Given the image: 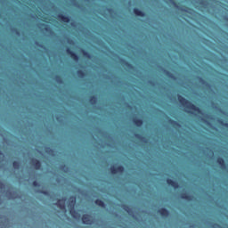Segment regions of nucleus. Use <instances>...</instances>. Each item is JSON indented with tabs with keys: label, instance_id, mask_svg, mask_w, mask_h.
Returning <instances> with one entry per match:
<instances>
[{
	"label": "nucleus",
	"instance_id": "60",
	"mask_svg": "<svg viewBox=\"0 0 228 228\" xmlns=\"http://www.w3.org/2000/svg\"><path fill=\"white\" fill-rule=\"evenodd\" d=\"M77 191H81V189H79V188H77Z\"/></svg>",
	"mask_w": 228,
	"mask_h": 228
},
{
	"label": "nucleus",
	"instance_id": "2",
	"mask_svg": "<svg viewBox=\"0 0 228 228\" xmlns=\"http://www.w3.org/2000/svg\"><path fill=\"white\" fill-rule=\"evenodd\" d=\"M178 102H180V106L184 108V111L186 113H191V115H195V113H200V109L197 107L193 102H190L183 95L178 94Z\"/></svg>",
	"mask_w": 228,
	"mask_h": 228
},
{
	"label": "nucleus",
	"instance_id": "47",
	"mask_svg": "<svg viewBox=\"0 0 228 228\" xmlns=\"http://www.w3.org/2000/svg\"><path fill=\"white\" fill-rule=\"evenodd\" d=\"M219 124H221V126H223L224 127H228V124L224 122V120L220 119L219 121Z\"/></svg>",
	"mask_w": 228,
	"mask_h": 228
},
{
	"label": "nucleus",
	"instance_id": "62",
	"mask_svg": "<svg viewBox=\"0 0 228 228\" xmlns=\"http://www.w3.org/2000/svg\"><path fill=\"white\" fill-rule=\"evenodd\" d=\"M85 1L90 2V0H85Z\"/></svg>",
	"mask_w": 228,
	"mask_h": 228
},
{
	"label": "nucleus",
	"instance_id": "27",
	"mask_svg": "<svg viewBox=\"0 0 228 228\" xmlns=\"http://www.w3.org/2000/svg\"><path fill=\"white\" fill-rule=\"evenodd\" d=\"M98 101H99V98L97 95H92L89 97V103L92 106H95V104H97Z\"/></svg>",
	"mask_w": 228,
	"mask_h": 228
},
{
	"label": "nucleus",
	"instance_id": "18",
	"mask_svg": "<svg viewBox=\"0 0 228 228\" xmlns=\"http://www.w3.org/2000/svg\"><path fill=\"white\" fill-rule=\"evenodd\" d=\"M133 14L135 17H147V12H145L144 11H142V9L138 8V7H134L133 9Z\"/></svg>",
	"mask_w": 228,
	"mask_h": 228
},
{
	"label": "nucleus",
	"instance_id": "12",
	"mask_svg": "<svg viewBox=\"0 0 228 228\" xmlns=\"http://www.w3.org/2000/svg\"><path fill=\"white\" fill-rule=\"evenodd\" d=\"M132 122L135 127H142L143 126V118H139L136 114L132 117Z\"/></svg>",
	"mask_w": 228,
	"mask_h": 228
},
{
	"label": "nucleus",
	"instance_id": "20",
	"mask_svg": "<svg viewBox=\"0 0 228 228\" xmlns=\"http://www.w3.org/2000/svg\"><path fill=\"white\" fill-rule=\"evenodd\" d=\"M216 163L221 170H227V164H225V159H224V158L218 157Z\"/></svg>",
	"mask_w": 228,
	"mask_h": 228
},
{
	"label": "nucleus",
	"instance_id": "10",
	"mask_svg": "<svg viewBox=\"0 0 228 228\" xmlns=\"http://www.w3.org/2000/svg\"><path fill=\"white\" fill-rule=\"evenodd\" d=\"M157 68L159 69L163 72V74H165V76H167V77H168L169 79H173V81H176L177 80V77H175V75L172 72L167 70L161 65L158 64Z\"/></svg>",
	"mask_w": 228,
	"mask_h": 228
},
{
	"label": "nucleus",
	"instance_id": "55",
	"mask_svg": "<svg viewBox=\"0 0 228 228\" xmlns=\"http://www.w3.org/2000/svg\"><path fill=\"white\" fill-rule=\"evenodd\" d=\"M125 104H126V108H131V105L129 104V102H126Z\"/></svg>",
	"mask_w": 228,
	"mask_h": 228
},
{
	"label": "nucleus",
	"instance_id": "57",
	"mask_svg": "<svg viewBox=\"0 0 228 228\" xmlns=\"http://www.w3.org/2000/svg\"><path fill=\"white\" fill-rule=\"evenodd\" d=\"M105 145H108V147H111V143L105 142Z\"/></svg>",
	"mask_w": 228,
	"mask_h": 228
},
{
	"label": "nucleus",
	"instance_id": "30",
	"mask_svg": "<svg viewBox=\"0 0 228 228\" xmlns=\"http://www.w3.org/2000/svg\"><path fill=\"white\" fill-rule=\"evenodd\" d=\"M212 108L213 110H216V111H218L219 113H223V115H225V112L224 111V110H222V108L216 105V103L212 102Z\"/></svg>",
	"mask_w": 228,
	"mask_h": 228
},
{
	"label": "nucleus",
	"instance_id": "29",
	"mask_svg": "<svg viewBox=\"0 0 228 228\" xmlns=\"http://www.w3.org/2000/svg\"><path fill=\"white\" fill-rule=\"evenodd\" d=\"M77 76L79 79H85V77H86V73L83 69H78L77 71Z\"/></svg>",
	"mask_w": 228,
	"mask_h": 228
},
{
	"label": "nucleus",
	"instance_id": "11",
	"mask_svg": "<svg viewBox=\"0 0 228 228\" xmlns=\"http://www.w3.org/2000/svg\"><path fill=\"white\" fill-rule=\"evenodd\" d=\"M30 165H32L35 170H42V161L38 159H30Z\"/></svg>",
	"mask_w": 228,
	"mask_h": 228
},
{
	"label": "nucleus",
	"instance_id": "23",
	"mask_svg": "<svg viewBox=\"0 0 228 228\" xmlns=\"http://www.w3.org/2000/svg\"><path fill=\"white\" fill-rule=\"evenodd\" d=\"M134 136L135 138H137V140H139L140 142H142V143H149V140L147 138H145V136L140 134H134Z\"/></svg>",
	"mask_w": 228,
	"mask_h": 228
},
{
	"label": "nucleus",
	"instance_id": "63",
	"mask_svg": "<svg viewBox=\"0 0 228 228\" xmlns=\"http://www.w3.org/2000/svg\"><path fill=\"white\" fill-rule=\"evenodd\" d=\"M102 148H104V146H102Z\"/></svg>",
	"mask_w": 228,
	"mask_h": 228
},
{
	"label": "nucleus",
	"instance_id": "31",
	"mask_svg": "<svg viewBox=\"0 0 228 228\" xmlns=\"http://www.w3.org/2000/svg\"><path fill=\"white\" fill-rule=\"evenodd\" d=\"M45 152L48 154V156H54V150L49 146L45 147Z\"/></svg>",
	"mask_w": 228,
	"mask_h": 228
},
{
	"label": "nucleus",
	"instance_id": "39",
	"mask_svg": "<svg viewBox=\"0 0 228 228\" xmlns=\"http://www.w3.org/2000/svg\"><path fill=\"white\" fill-rule=\"evenodd\" d=\"M55 181L56 183H61V179H64L63 175H60V174H55Z\"/></svg>",
	"mask_w": 228,
	"mask_h": 228
},
{
	"label": "nucleus",
	"instance_id": "22",
	"mask_svg": "<svg viewBox=\"0 0 228 228\" xmlns=\"http://www.w3.org/2000/svg\"><path fill=\"white\" fill-rule=\"evenodd\" d=\"M82 224L84 225H92V219H90V216L88 215H84L82 216Z\"/></svg>",
	"mask_w": 228,
	"mask_h": 228
},
{
	"label": "nucleus",
	"instance_id": "19",
	"mask_svg": "<svg viewBox=\"0 0 228 228\" xmlns=\"http://www.w3.org/2000/svg\"><path fill=\"white\" fill-rule=\"evenodd\" d=\"M120 63L122 65H125V67H126V69H128L129 70H134V66H133V64L129 63L127 61H126V59L121 58L120 56H118Z\"/></svg>",
	"mask_w": 228,
	"mask_h": 228
},
{
	"label": "nucleus",
	"instance_id": "49",
	"mask_svg": "<svg viewBox=\"0 0 228 228\" xmlns=\"http://www.w3.org/2000/svg\"><path fill=\"white\" fill-rule=\"evenodd\" d=\"M148 84L151 85V86H156V82H154V80H149Z\"/></svg>",
	"mask_w": 228,
	"mask_h": 228
},
{
	"label": "nucleus",
	"instance_id": "8",
	"mask_svg": "<svg viewBox=\"0 0 228 228\" xmlns=\"http://www.w3.org/2000/svg\"><path fill=\"white\" fill-rule=\"evenodd\" d=\"M57 19L60 22H64L66 24L70 23V21L72 20V17L67 13H61L60 12L57 15Z\"/></svg>",
	"mask_w": 228,
	"mask_h": 228
},
{
	"label": "nucleus",
	"instance_id": "25",
	"mask_svg": "<svg viewBox=\"0 0 228 228\" xmlns=\"http://www.w3.org/2000/svg\"><path fill=\"white\" fill-rule=\"evenodd\" d=\"M167 1H169L170 4H172V6L176 8V10H181V12H188V10H186L184 7H181L180 5H178L175 0H167Z\"/></svg>",
	"mask_w": 228,
	"mask_h": 228
},
{
	"label": "nucleus",
	"instance_id": "3",
	"mask_svg": "<svg viewBox=\"0 0 228 228\" xmlns=\"http://www.w3.org/2000/svg\"><path fill=\"white\" fill-rule=\"evenodd\" d=\"M77 200L76 196H70L68 200V209L69 211V215H71L72 218H77V211H76V204Z\"/></svg>",
	"mask_w": 228,
	"mask_h": 228
},
{
	"label": "nucleus",
	"instance_id": "43",
	"mask_svg": "<svg viewBox=\"0 0 228 228\" xmlns=\"http://www.w3.org/2000/svg\"><path fill=\"white\" fill-rule=\"evenodd\" d=\"M32 186H34V188H40V183H38V181L34 180L32 183Z\"/></svg>",
	"mask_w": 228,
	"mask_h": 228
},
{
	"label": "nucleus",
	"instance_id": "26",
	"mask_svg": "<svg viewBox=\"0 0 228 228\" xmlns=\"http://www.w3.org/2000/svg\"><path fill=\"white\" fill-rule=\"evenodd\" d=\"M0 136L2 138L3 145H10V143H12V141L10 140V138L6 137L4 134H0Z\"/></svg>",
	"mask_w": 228,
	"mask_h": 228
},
{
	"label": "nucleus",
	"instance_id": "13",
	"mask_svg": "<svg viewBox=\"0 0 228 228\" xmlns=\"http://www.w3.org/2000/svg\"><path fill=\"white\" fill-rule=\"evenodd\" d=\"M65 202H67L66 197L62 198L61 200H57L55 206H57L59 209H61V211H67V205H65Z\"/></svg>",
	"mask_w": 228,
	"mask_h": 228
},
{
	"label": "nucleus",
	"instance_id": "56",
	"mask_svg": "<svg viewBox=\"0 0 228 228\" xmlns=\"http://www.w3.org/2000/svg\"><path fill=\"white\" fill-rule=\"evenodd\" d=\"M207 196H208L209 199H211V200H213V199H214L213 196L208 195V194H207Z\"/></svg>",
	"mask_w": 228,
	"mask_h": 228
},
{
	"label": "nucleus",
	"instance_id": "15",
	"mask_svg": "<svg viewBox=\"0 0 228 228\" xmlns=\"http://www.w3.org/2000/svg\"><path fill=\"white\" fill-rule=\"evenodd\" d=\"M66 53L67 54H69V56L72 58V60L77 63L79 61V55L77 54V53L72 51L70 49V47H67L66 48Z\"/></svg>",
	"mask_w": 228,
	"mask_h": 228
},
{
	"label": "nucleus",
	"instance_id": "17",
	"mask_svg": "<svg viewBox=\"0 0 228 228\" xmlns=\"http://www.w3.org/2000/svg\"><path fill=\"white\" fill-rule=\"evenodd\" d=\"M166 183L168 186L174 188V190H179V183L177 182V180L167 178Z\"/></svg>",
	"mask_w": 228,
	"mask_h": 228
},
{
	"label": "nucleus",
	"instance_id": "59",
	"mask_svg": "<svg viewBox=\"0 0 228 228\" xmlns=\"http://www.w3.org/2000/svg\"><path fill=\"white\" fill-rule=\"evenodd\" d=\"M224 3H227L228 4V0H223Z\"/></svg>",
	"mask_w": 228,
	"mask_h": 228
},
{
	"label": "nucleus",
	"instance_id": "33",
	"mask_svg": "<svg viewBox=\"0 0 228 228\" xmlns=\"http://www.w3.org/2000/svg\"><path fill=\"white\" fill-rule=\"evenodd\" d=\"M53 79L57 85H63V78L60 75H55Z\"/></svg>",
	"mask_w": 228,
	"mask_h": 228
},
{
	"label": "nucleus",
	"instance_id": "52",
	"mask_svg": "<svg viewBox=\"0 0 228 228\" xmlns=\"http://www.w3.org/2000/svg\"><path fill=\"white\" fill-rule=\"evenodd\" d=\"M37 152H38V154H40L41 156H44V151H40L38 149L36 150Z\"/></svg>",
	"mask_w": 228,
	"mask_h": 228
},
{
	"label": "nucleus",
	"instance_id": "45",
	"mask_svg": "<svg viewBox=\"0 0 228 228\" xmlns=\"http://www.w3.org/2000/svg\"><path fill=\"white\" fill-rule=\"evenodd\" d=\"M106 10L110 15H113V13H115V10L113 8H106Z\"/></svg>",
	"mask_w": 228,
	"mask_h": 228
},
{
	"label": "nucleus",
	"instance_id": "58",
	"mask_svg": "<svg viewBox=\"0 0 228 228\" xmlns=\"http://www.w3.org/2000/svg\"><path fill=\"white\" fill-rule=\"evenodd\" d=\"M0 204H3V199H1V196H0Z\"/></svg>",
	"mask_w": 228,
	"mask_h": 228
},
{
	"label": "nucleus",
	"instance_id": "38",
	"mask_svg": "<svg viewBox=\"0 0 228 228\" xmlns=\"http://www.w3.org/2000/svg\"><path fill=\"white\" fill-rule=\"evenodd\" d=\"M169 124H171V126H173L174 127H179V126H181L179 124V122L174 120V119H169L168 120Z\"/></svg>",
	"mask_w": 228,
	"mask_h": 228
},
{
	"label": "nucleus",
	"instance_id": "51",
	"mask_svg": "<svg viewBox=\"0 0 228 228\" xmlns=\"http://www.w3.org/2000/svg\"><path fill=\"white\" fill-rule=\"evenodd\" d=\"M106 138H108V140H110V142H113V140H115V138H113V136H111L110 134L106 135Z\"/></svg>",
	"mask_w": 228,
	"mask_h": 228
},
{
	"label": "nucleus",
	"instance_id": "54",
	"mask_svg": "<svg viewBox=\"0 0 228 228\" xmlns=\"http://www.w3.org/2000/svg\"><path fill=\"white\" fill-rule=\"evenodd\" d=\"M189 227H190V228H195V224H191L189 225Z\"/></svg>",
	"mask_w": 228,
	"mask_h": 228
},
{
	"label": "nucleus",
	"instance_id": "36",
	"mask_svg": "<svg viewBox=\"0 0 228 228\" xmlns=\"http://www.w3.org/2000/svg\"><path fill=\"white\" fill-rule=\"evenodd\" d=\"M207 224L211 228H222V225H220V224H218L216 223L210 222V223H207Z\"/></svg>",
	"mask_w": 228,
	"mask_h": 228
},
{
	"label": "nucleus",
	"instance_id": "14",
	"mask_svg": "<svg viewBox=\"0 0 228 228\" xmlns=\"http://www.w3.org/2000/svg\"><path fill=\"white\" fill-rule=\"evenodd\" d=\"M157 213L160 215L162 218H168V216H170V210L165 207L159 208Z\"/></svg>",
	"mask_w": 228,
	"mask_h": 228
},
{
	"label": "nucleus",
	"instance_id": "16",
	"mask_svg": "<svg viewBox=\"0 0 228 228\" xmlns=\"http://www.w3.org/2000/svg\"><path fill=\"white\" fill-rule=\"evenodd\" d=\"M3 219L4 221H0V227L1 228L10 227V218H8V216H6L0 215V220H3Z\"/></svg>",
	"mask_w": 228,
	"mask_h": 228
},
{
	"label": "nucleus",
	"instance_id": "4",
	"mask_svg": "<svg viewBox=\"0 0 228 228\" xmlns=\"http://www.w3.org/2000/svg\"><path fill=\"white\" fill-rule=\"evenodd\" d=\"M119 208H122L129 216H132L134 220H138V216H140L139 212H135L133 208L129 207L128 205H126L124 203L119 204Z\"/></svg>",
	"mask_w": 228,
	"mask_h": 228
},
{
	"label": "nucleus",
	"instance_id": "21",
	"mask_svg": "<svg viewBox=\"0 0 228 228\" xmlns=\"http://www.w3.org/2000/svg\"><path fill=\"white\" fill-rule=\"evenodd\" d=\"M197 79L202 86H205V88H211V84H209L208 81H206L202 77L198 76Z\"/></svg>",
	"mask_w": 228,
	"mask_h": 228
},
{
	"label": "nucleus",
	"instance_id": "50",
	"mask_svg": "<svg viewBox=\"0 0 228 228\" xmlns=\"http://www.w3.org/2000/svg\"><path fill=\"white\" fill-rule=\"evenodd\" d=\"M71 28H77V23L76 21H72L70 23Z\"/></svg>",
	"mask_w": 228,
	"mask_h": 228
},
{
	"label": "nucleus",
	"instance_id": "37",
	"mask_svg": "<svg viewBox=\"0 0 228 228\" xmlns=\"http://www.w3.org/2000/svg\"><path fill=\"white\" fill-rule=\"evenodd\" d=\"M84 58H88L89 60L92 59V54L87 52L86 50H82Z\"/></svg>",
	"mask_w": 228,
	"mask_h": 228
},
{
	"label": "nucleus",
	"instance_id": "28",
	"mask_svg": "<svg viewBox=\"0 0 228 228\" xmlns=\"http://www.w3.org/2000/svg\"><path fill=\"white\" fill-rule=\"evenodd\" d=\"M94 204L95 206H99V208H106V203L104 202V200H101V199H96L94 200Z\"/></svg>",
	"mask_w": 228,
	"mask_h": 228
},
{
	"label": "nucleus",
	"instance_id": "6",
	"mask_svg": "<svg viewBox=\"0 0 228 228\" xmlns=\"http://www.w3.org/2000/svg\"><path fill=\"white\" fill-rule=\"evenodd\" d=\"M4 193H5V197L9 200H15V199H22V195L20 193H18L17 191L7 190L4 191Z\"/></svg>",
	"mask_w": 228,
	"mask_h": 228
},
{
	"label": "nucleus",
	"instance_id": "34",
	"mask_svg": "<svg viewBox=\"0 0 228 228\" xmlns=\"http://www.w3.org/2000/svg\"><path fill=\"white\" fill-rule=\"evenodd\" d=\"M12 167L14 170H19L20 168V160H14L12 162Z\"/></svg>",
	"mask_w": 228,
	"mask_h": 228
},
{
	"label": "nucleus",
	"instance_id": "44",
	"mask_svg": "<svg viewBox=\"0 0 228 228\" xmlns=\"http://www.w3.org/2000/svg\"><path fill=\"white\" fill-rule=\"evenodd\" d=\"M35 45H37V47H40L41 49L45 50V47L44 46V45L40 44L38 41H35Z\"/></svg>",
	"mask_w": 228,
	"mask_h": 228
},
{
	"label": "nucleus",
	"instance_id": "53",
	"mask_svg": "<svg viewBox=\"0 0 228 228\" xmlns=\"http://www.w3.org/2000/svg\"><path fill=\"white\" fill-rule=\"evenodd\" d=\"M130 45L131 49H136V51H140L138 48L134 47V45Z\"/></svg>",
	"mask_w": 228,
	"mask_h": 228
},
{
	"label": "nucleus",
	"instance_id": "32",
	"mask_svg": "<svg viewBox=\"0 0 228 228\" xmlns=\"http://www.w3.org/2000/svg\"><path fill=\"white\" fill-rule=\"evenodd\" d=\"M59 168H60V170H62V172H64L65 174H69V172L70 170V168L69 167H67V165H65V164H61L59 166Z\"/></svg>",
	"mask_w": 228,
	"mask_h": 228
},
{
	"label": "nucleus",
	"instance_id": "42",
	"mask_svg": "<svg viewBox=\"0 0 228 228\" xmlns=\"http://www.w3.org/2000/svg\"><path fill=\"white\" fill-rule=\"evenodd\" d=\"M4 161V153L0 150V167L3 165Z\"/></svg>",
	"mask_w": 228,
	"mask_h": 228
},
{
	"label": "nucleus",
	"instance_id": "35",
	"mask_svg": "<svg viewBox=\"0 0 228 228\" xmlns=\"http://www.w3.org/2000/svg\"><path fill=\"white\" fill-rule=\"evenodd\" d=\"M11 33H14L16 37H20V31L18 30L15 27H11Z\"/></svg>",
	"mask_w": 228,
	"mask_h": 228
},
{
	"label": "nucleus",
	"instance_id": "40",
	"mask_svg": "<svg viewBox=\"0 0 228 228\" xmlns=\"http://www.w3.org/2000/svg\"><path fill=\"white\" fill-rule=\"evenodd\" d=\"M63 118H64L63 115L56 116V120H57V122H59V124H63V122H64Z\"/></svg>",
	"mask_w": 228,
	"mask_h": 228
},
{
	"label": "nucleus",
	"instance_id": "48",
	"mask_svg": "<svg viewBox=\"0 0 228 228\" xmlns=\"http://www.w3.org/2000/svg\"><path fill=\"white\" fill-rule=\"evenodd\" d=\"M4 188H6V185L0 180V190H4Z\"/></svg>",
	"mask_w": 228,
	"mask_h": 228
},
{
	"label": "nucleus",
	"instance_id": "61",
	"mask_svg": "<svg viewBox=\"0 0 228 228\" xmlns=\"http://www.w3.org/2000/svg\"><path fill=\"white\" fill-rule=\"evenodd\" d=\"M118 83H119L120 85H122V81H119Z\"/></svg>",
	"mask_w": 228,
	"mask_h": 228
},
{
	"label": "nucleus",
	"instance_id": "1",
	"mask_svg": "<svg viewBox=\"0 0 228 228\" xmlns=\"http://www.w3.org/2000/svg\"><path fill=\"white\" fill-rule=\"evenodd\" d=\"M201 12H205L209 15H218L222 12V7L218 1L216 0H192Z\"/></svg>",
	"mask_w": 228,
	"mask_h": 228
},
{
	"label": "nucleus",
	"instance_id": "7",
	"mask_svg": "<svg viewBox=\"0 0 228 228\" xmlns=\"http://www.w3.org/2000/svg\"><path fill=\"white\" fill-rule=\"evenodd\" d=\"M36 193H40L41 195H45V197H49L51 200H57V197H58L56 193L53 192L51 194V192L47 190L44 191V190L37 189L36 190Z\"/></svg>",
	"mask_w": 228,
	"mask_h": 228
},
{
	"label": "nucleus",
	"instance_id": "24",
	"mask_svg": "<svg viewBox=\"0 0 228 228\" xmlns=\"http://www.w3.org/2000/svg\"><path fill=\"white\" fill-rule=\"evenodd\" d=\"M209 20L206 16L199 14V20H197V24L202 26V24H206V21Z\"/></svg>",
	"mask_w": 228,
	"mask_h": 228
},
{
	"label": "nucleus",
	"instance_id": "41",
	"mask_svg": "<svg viewBox=\"0 0 228 228\" xmlns=\"http://www.w3.org/2000/svg\"><path fill=\"white\" fill-rule=\"evenodd\" d=\"M42 26H44L43 30H45V33H51V27H49V25H47V24H42Z\"/></svg>",
	"mask_w": 228,
	"mask_h": 228
},
{
	"label": "nucleus",
	"instance_id": "9",
	"mask_svg": "<svg viewBox=\"0 0 228 228\" xmlns=\"http://www.w3.org/2000/svg\"><path fill=\"white\" fill-rule=\"evenodd\" d=\"M178 199H182L183 200H188L189 202H191V200H193L195 197L188 193V191H182V192L178 196Z\"/></svg>",
	"mask_w": 228,
	"mask_h": 228
},
{
	"label": "nucleus",
	"instance_id": "46",
	"mask_svg": "<svg viewBox=\"0 0 228 228\" xmlns=\"http://www.w3.org/2000/svg\"><path fill=\"white\" fill-rule=\"evenodd\" d=\"M223 20L226 23V26H228V14H224L223 15Z\"/></svg>",
	"mask_w": 228,
	"mask_h": 228
},
{
	"label": "nucleus",
	"instance_id": "5",
	"mask_svg": "<svg viewBox=\"0 0 228 228\" xmlns=\"http://www.w3.org/2000/svg\"><path fill=\"white\" fill-rule=\"evenodd\" d=\"M110 170L112 175H117V174H124V172H126V167L122 165L112 164Z\"/></svg>",
	"mask_w": 228,
	"mask_h": 228
}]
</instances>
